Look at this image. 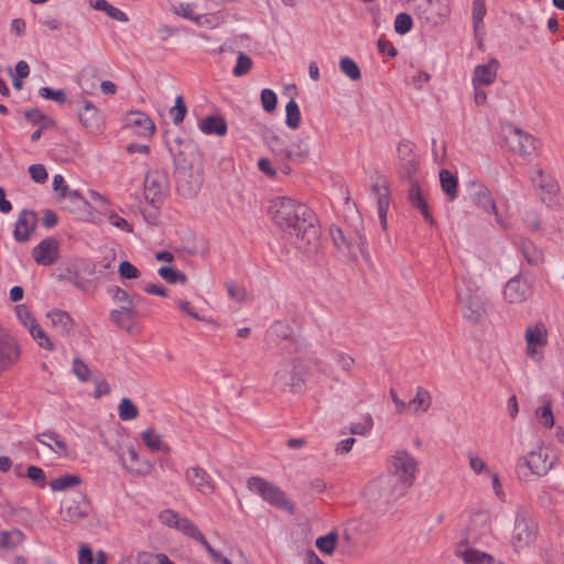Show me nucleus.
Segmentation results:
<instances>
[{"label":"nucleus","mask_w":564,"mask_h":564,"mask_svg":"<svg viewBox=\"0 0 564 564\" xmlns=\"http://www.w3.org/2000/svg\"><path fill=\"white\" fill-rule=\"evenodd\" d=\"M269 215L297 249L311 251L317 247L319 229L314 213L306 205L289 197H278L271 200Z\"/></svg>","instance_id":"f257e3e1"},{"label":"nucleus","mask_w":564,"mask_h":564,"mask_svg":"<svg viewBox=\"0 0 564 564\" xmlns=\"http://www.w3.org/2000/svg\"><path fill=\"white\" fill-rule=\"evenodd\" d=\"M489 516L487 512H477L467 528L465 541L456 549V555L462 557L465 564H492V557L479 552L469 545L480 543L489 534Z\"/></svg>","instance_id":"f03ea898"},{"label":"nucleus","mask_w":564,"mask_h":564,"mask_svg":"<svg viewBox=\"0 0 564 564\" xmlns=\"http://www.w3.org/2000/svg\"><path fill=\"white\" fill-rule=\"evenodd\" d=\"M404 495L405 491L386 475L370 481L364 491L367 503L375 511H386L389 506Z\"/></svg>","instance_id":"7ed1b4c3"},{"label":"nucleus","mask_w":564,"mask_h":564,"mask_svg":"<svg viewBox=\"0 0 564 564\" xmlns=\"http://www.w3.org/2000/svg\"><path fill=\"white\" fill-rule=\"evenodd\" d=\"M555 458L547 449L540 445L525 456L520 457L516 464V475L521 481H530L533 477H544L554 467Z\"/></svg>","instance_id":"20e7f679"},{"label":"nucleus","mask_w":564,"mask_h":564,"mask_svg":"<svg viewBox=\"0 0 564 564\" xmlns=\"http://www.w3.org/2000/svg\"><path fill=\"white\" fill-rule=\"evenodd\" d=\"M416 471V459L405 451H398L388 459L384 475L406 492L415 481Z\"/></svg>","instance_id":"39448f33"},{"label":"nucleus","mask_w":564,"mask_h":564,"mask_svg":"<svg viewBox=\"0 0 564 564\" xmlns=\"http://www.w3.org/2000/svg\"><path fill=\"white\" fill-rule=\"evenodd\" d=\"M457 303L463 317L468 322L479 323L487 315V299L484 292L469 282L457 291Z\"/></svg>","instance_id":"423d86ee"},{"label":"nucleus","mask_w":564,"mask_h":564,"mask_svg":"<svg viewBox=\"0 0 564 564\" xmlns=\"http://www.w3.org/2000/svg\"><path fill=\"white\" fill-rule=\"evenodd\" d=\"M247 488L251 492L260 496L272 507L281 509L290 514L295 512V506L288 498L286 494L267 479L257 476L250 477L247 480Z\"/></svg>","instance_id":"0eeeda50"},{"label":"nucleus","mask_w":564,"mask_h":564,"mask_svg":"<svg viewBox=\"0 0 564 564\" xmlns=\"http://www.w3.org/2000/svg\"><path fill=\"white\" fill-rule=\"evenodd\" d=\"M305 383V376L301 361L294 359L284 362L273 375L272 386L280 391L290 390L299 392Z\"/></svg>","instance_id":"6e6552de"},{"label":"nucleus","mask_w":564,"mask_h":564,"mask_svg":"<svg viewBox=\"0 0 564 564\" xmlns=\"http://www.w3.org/2000/svg\"><path fill=\"white\" fill-rule=\"evenodd\" d=\"M170 186L169 175L163 170H150L144 178V196L153 206H159L165 198Z\"/></svg>","instance_id":"1a4fd4ad"},{"label":"nucleus","mask_w":564,"mask_h":564,"mask_svg":"<svg viewBox=\"0 0 564 564\" xmlns=\"http://www.w3.org/2000/svg\"><path fill=\"white\" fill-rule=\"evenodd\" d=\"M527 344V356L535 361L541 362L544 358V348L547 345V330L543 323H536L528 326L524 333Z\"/></svg>","instance_id":"9d476101"},{"label":"nucleus","mask_w":564,"mask_h":564,"mask_svg":"<svg viewBox=\"0 0 564 564\" xmlns=\"http://www.w3.org/2000/svg\"><path fill=\"white\" fill-rule=\"evenodd\" d=\"M330 236L338 251L350 258H357L358 254L368 257L366 252V238L357 234L356 238L347 237L339 227L330 228Z\"/></svg>","instance_id":"9b49d317"},{"label":"nucleus","mask_w":564,"mask_h":564,"mask_svg":"<svg viewBox=\"0 0 564 564\" xmlns=\"http://www.w3.org/2000/svg\"><path fill=\"white\" fill-rule=\"evenodd\" d=\"M471 202L485 213L495 215L496 221L501 225L502 220L498 213L495 199L489 188L481 182L470 181L467 184Z\"/></svg>","instance_id":"f8f14e48"},{"label":"nucleus","mask_w":564,"mask_h":564,"mask_svg":"<svg viewBox=\"0 0 564 564\" xmlns=\"http://www.w3.org/2000/svg\"><path fill=\"white\" fill-rule=\"evenodd\" d=\"M414 149V144L408 140H402L397 147L400 175L408 181L414 178L419 169V158Z\"/></svg>","instance_id":"ddd939ff"},{"label":"nucleus","mask_w":564,"mask_h":564,"mask_svg":"<svg viewBox=\"0 0 564 564\" xmlns=\"http://www.w3.org/2000/svg\"><path fill=\"white\" fill-rule=\"evenodd\" d=\"M505 142L508 148L521 156L530 155L534 149V138L514 126L505 129Z\"/></svg>","instance_id":"4468645a"},{"label":"nucleus","mask_w":564,"mask_h":564,"mask_svg":"<svg viewBox=\"0 0 564 564\" xmlns=\"http://www.w3.org/2000/svg\"><path fill=\"white\" fill-rule=\"evenodd\" d=\"M531 182L540 192L543 203L549 206L554 204V197L560 191V186L553 176L546 174L542 169H535L531 175Z\"/></svg>","instance_id":"2eb2a0df"},{"label":"nucleus","mask_w":564,"mask_h":564,"mask_svg":"<svg viewBox=\"0 0 564 564\" xmlns=\"http://www.w3.org/2000/svg\"><path fill=\"white\" fill-rule=\"evenodd\" d=\"M536 534L535 523L522 514H518L514 521L511 542L516 549L529 546Z\"/></svg>","instance_id":"dca6fc26"},{"label":"nucleus","mask_w":564,"mask_h":564,"mask_svg":"<svg viewBox=\"0 0 564 564\" xmlns=\"http://www.w3.org/2000/svg\"><path fill=\"white\" fill-rule=\"evenodd\" d=\"M32 257L39 265H53L59 258V242L53 237L43 239L32 249Z\"/></svg>","instance_id":"f3484780"},{"label":"nucleus","mask_w":564,"mask_h":564,"mask_svg":"<svg viewBox=\"0 0 564 564\" xmlns=\"http://www.w3.org/2000/svg\"><path fill=\"white\" fill-rule=\"evenodd\" d=\"M185 479L189 486L204 496H212L216 490V484L212 476L199 466L187 468Z\"/></svg>","instance_id":"a211bd4d"},{"label":"nucleus","mask_w":564,"mask_h":564,"mask_svg":"<svg viewBox=\"0 0 564 564\" xmlns=\"http://www.w3.org/2000/svg\"><path fill=\"white\" fill-rule=\"evenodd\" d=\"M531 295V284L522 276H514L510 279L505 285V300L511 304L522 303L527 301Z\"/></svg>","instance_id":"6ab92c4d"},{"label":"nucleus","mask_w":564,"mask_h":564,"mask_svg":"<svg viewBox=\"0 0 564 564\" xmlns=\"http://www.w3.org/2000/svg\"><path fill=\"white\" fill-rule=\"evenodd\" d=\"M124 121L126 127L132 129L140 137H151L155 132L154 122L142 111L128 112Z\"/></svg>","instance_id":"aec40b11"},{"label":"nucleus","mask_w":564,"mask_h":564,"mask_svg":"<svg viewBox=\"0 0 564 564\" xmlns=\"http://www.w3.org/2000/svg\"><path fill=\"white\" fill-rule=\"evenodd\" d=\"M37 216L34 212L23 209L15 223L13 237L18 242H26L35 230Z\"/></svg>","instance_id":"412c9836"},{"label":"nucleus","mask_w":564,"mask_h":564,"mask_svg":"<svg viewBox=\"0 0 564 564\" xmlns=\"http://www.w3.org/2000/svg\"><path fill=\"white\" fill-rule=\"evenodd\" d=\"M408 199L411 203L412 207L420 210L424 219L430 224L434 225V218L432 214L430 213L425 193L414 178L410 181V188L408 191Z\"/></svg>","instance_id":"4be33fe9"},{"label":"nucleus","mask_w":564,"mask_h":564,"mask_svg":"<svg viewBox=\"0 0 564 564\" xmlns=\"http://www.w3.org/2000/svg\"><path fill=\"white\" fill-rule=\"evenodd\" d=\"M499 62L496 58H491L486 64L477 65L473 73V86H489L491 85L498 74Z\"/></svg>","instance_id":"5701e85b"},{"label":"nucleus","mask_w":564,"mask_h":564,"mask_svg":"<svg viewBox=\"0 0 564 564\" xmlns=\"http://www.w3.org/2000/svg\"><path fill=\"white\" fill-rule=\"evenodd\" d=\"M20 357V347L17 340L4 333L0 335V369L15 362Z\"/></svg>","instance_id":"b1692460"},{"label":"nucleus","mask_w":564,"mask_h":564,"mask_svg":"<svg viewBox=\"0 0 564 564\" xmlns=\"http://www.w3.org/2000/svg\"><path fill=\"white\" fill-rule=\"evenodd\" d=\"M371 194L377 199L378 214L381 221L386 223L387 212L389 208V185L388 181L381 176L377 177L370 186Z\"/></svg>","instance_id":"393cba45"},{"label":"nucleus","mask_w":564,"mask_h":564,"mask_svg":"<svg viewBox=\"0 0 564 564\" xmlns=\"http://www.w3.org/2000/svg\"><path fill=\"white\" fill-rule=\"evenodd\" d=\"M51 326L55 328L62 336L68 337L72 335L75 322L68 312L63 310H52L46 313Z\"/></svg>","instance_id":"a878e982"},{"label":"nucleus","mask_w":564,"mask_h":564,"mask_svg":"<svg viewBox=\"0 0 564 564\" xmlns=\"http://www.w3.org/2000/svg\"><path fill=\"white\" fill-rule=\"evenodd\" d=\"M36 441L44 446H47L55 454L68 457L70 452L67 444L54 431H46L35 436Z\"/></svg>","instance_id":"bb28decb"},{"label":"nucleus","mask_w":564,"mask_h":564,"mask_svg":"<svg viewBox=\"0 0 564 564\" xmlns=\"http://www.w3.org/2000/svg\"><path fill=\"white\" fill-rule=\"evenodd\" d=\"M432 404V395L431 393L422 388H416L415 395L406 403V412L412 413L413 415H419L421 413L426 412Z\"/></svg>","instance_id":"cd10ccee"},{"label":"nucleus","mask_w":564,"mask_h":564,"mask_svg":"<svg viewBox=\"0 0 564 564\" xmlns=\"http://www.w3.org/2000/svg\"><path fill=\"white\" fill-rule=\"evenodd\" d=\"M135 307L120 306L110 312V319L120 328L130 333L132 330V322L138 316Z\"/></svg>","instance_id":"c85d7f7f"},{"label":"nucleus","mask_w":564,"mask_h":564,"mask_svg":"<svg viewBox=\"0 0 564 564\" xmlns=\"http://www.w3.org/2000/svg\"><path fill=\"white\" fill-rule=\"evenodd\" d=\"M440 185L448 202H454L458 197V177L449 170L440 171Z\"/></svg>","instance_id":"c756f323"},{"label":"nucleus","mask_w":564,"mask_h":564,"mask_svg":"<svg viewBox=\"0 0 564 564\" xmlns=\"http://www.w3.org/2000/svg\"><path fill=\"white\" fill-rule=\"evenodd\" d=\"M199 129L205 134L223 137L227 133V122L219 116H207L199 121Z\"/></svg>","instance_id":"7c9ffc66"},{"label":"nucleus","mask_w":564,"mask_h":564,"mask_svg":"<svg viewBox=\"0 0 564 564\" xmlns=\"http://www.w3.org/2000/svg\"><path fill=\"white\" fill-rule=\"evenodd\" d=\"M90 511V505L85 497H80V500L73 501L64 510V518L70 522H78L88 517Z\"/></svg>","instance_id":"2f4dec72"},{"label":"nucleus","mask_w":564,"mask_h":564,"mask_svg":"<svg viewBox=\"0 0 564 564\" xmlns=\"http://www.w3.org/2000/svg\"><path fill=\"white\" fill-rule=\"evenodd\" d=\"M80 123L90 132H97L100 128L97 108L85 101L84 109L78 113Z\"/></svg>","instance_id":"473e14b6"},{"label":"nucleus","mask_w":564,"mask_h":564,"mask_svg":"<svg viewBox=\"0 0 564 564\" xmlns=\"http://www.w3.org/2000/svg\"><path fill=\"white\" fill-rule=\"evenodd\" d=\"M176 530L182 532L184 535L199 542L207 552H212V545L205 539L199 529L189 519L183 517Z\"/></svg>","instance_id":"72a5a7b5"},{"label":"nucleus","mask_w":564,"mask_h":564,"mask_svg":"<svg viewBox=\"0 0 564 564\" xmlns=\"http://www.w3.org/2000/svg\"><path fill=\"white\" fill-rule=\"evenodd\" d=\"M521 253L524 260L530 265H540L544 261L543 250L538 248L535 243L529 239H525L521 242L520 247Z\"/></svg>","instance_id":"f704fd0d"},{"label":"nucleus","mask_w":564,"mask_h":564,"mask_svg":"<svg viewBox=\"0 0 564 564\" xmlns=\"http://www.w3.org/2000/svg\"><path fill=\"white\" fill-rule=\"evenodd\" d=\"M25 536L21 530L12 529L9 531L0 530V549L13 550L23 543Z\"/></svg>","instance_id":"c9c22d12"},{"label":"nucleus","mask_w":564,"mask_h":564,"mask_svg":"<svg viewBox=\"0 0 564 564\" xmlns=\"http://www.w3.org/2000/svg\"><path fill=\"white\" fill-rule=\"evenodd\" d=\"M129 463L124 467L134 475H147L151 470V464L148 462H140L139 455L133 447L128 449Z\"/></svg>","instance_id":"e433bc0d"},{"label":"nucleus","mask_w":564,"mask_h":564,"mask_svg":"<svg viewBox=\"0 0 564 564\" xmlns=\"http://www.w3.org/2000/svg\"><path fill=\"white\" fill-rule=\"evenodd\" d=\"M308 155V145L301 138L285 148L284 159L304 161Z\"/></svg>","instance_id":"4c0bfd02"},{"label":"nucleus","mask_w":564,"mask_h":564,"mask_svg":"<svg viewBox=\"0 0 564 564\" xmlns=\"http://www.w3.org/2000/svg\"><path fill=\"white\" fill-rule=\"evenodd\" d=\"M31 337L37 343V345L48 351L54 350L55 345L48 337L47 333L43 329V327L36 322L35 324H31V327L28 329Z\"/></svg>","instance_id":"58836bf2"},{"label":"nucleus","mask_w":564,"mask_h":564,"mask_svg":"<svg viewBox=\"0 0 564 564\" xmlns=\"http://www.w3.org/2000/svg\"><path fill=\"white\" fill-rule=\"evenodd\" d=\"M25 119L41 129H48L55 126V120L44 115L39 109H29L24 112Z\"/></svg>","instance_id":"ea45409f"},{"label":"nucleus","mask_w":564,"mask_h":564,"mask_svg":"<svg viewBox=\"0 0 564 564\" xmlns=\"http://www.w3.org/2000/svg\"><path fill=\"white\" fill-rule=\"evenodd\" d=\"M265 142L275 158H279L281 160L284 159L285 148L288 147V144L285 143L281 134L273 131H269L265 134Z\"/></svg>","instance_id":"a19ab883"},{"label":"nucleus","mask_w":564,"mask_h":564,"mask_svg":"<svg viewBox=\"0 0 564 564\" xmlns=\"http://www.w3.org/2000/svg\"><path fill=\"white\" fill-rule=\"evenodd\" d=\"M82 479L77 475L66 474L61 477L53 479L50 482V487L53 491H64L66 489L80 485Z\"/></svg>","instance_id":"79ce46f5"},{"label":"nucleus","mask_w":564,"mask_h":564,"mask_svg":"<svg viewBox=\"0 0 564 564\" xmlns=\"http://www.w3.org/2000/svg\"><path fill=\"white\" fill-rule=\"evenodd\" d=\"M535 417L539 423L546 429H552L554 426L555 422L551 400H546L542 406L535 410Z\"/></svg>","instance_id":"37998d69"},{"label":"nucleus","mask_w":564,"mask_h":564,"mask_svg":"<svg viewBox=\"0 0 564 564\" xmlns=\"http://www.w3.org/2000/svg\"><path fill=\"white\" fill-rule=\"evenodd\" d=\"M285 112H286V118H285L286 126L292 130L297 129L301 123V111H300L299 105L296 104V101L294 99H291L286 104Z\"/></svg>","instance_id":"c03bdc74"},{"label":"nucleus","mask_w":564,"mask_h":564,"mask_svg":"<svg viewBox=\"0 0 564 564\" xmlns=\"http://www.w3.org/2000/svg\"><path fill=\"white\" fill-rule=\"evenodd\" d=\"M159 275L170 284H185L187 276L180 270L172 267H161L158 270Z\"/></svg>","instance_id":"a18cd8bd"},{"label":"nucleus","mask_w":564,"mask_h":564,"mask_svg":"<svg viewBox=\"0 0 564 564\" xmlns=\"http://www.w3.org/2000/svg\"><path fill=\"white\" fill-rule=\"evenodd\" d=\"M329 356L333 361L345 372L351 371L355 366V359L341 350H330Z\"/></svg>","instance_id":"49530a36"},{"label":"nucleus","mask_w":564,"mask_h":564,"mask_svg":"<svg viewBox=\"0 0 564 564\" xmlns=\"http://www.w3.org/2000/svg\"><path fill=\"white\" fill-rule=\"evenodd\" d=\"M118 414L122 421H130L139 415V410L129 398H123L118 405Z\"/></svg>","instance_id":"de8ad7c7"},{"label":"nucleus","mask_w":564,"mask_h":564,"mask_svg":"<svg viewBox=\"0 0 564 564\" xmlns=\"http://www.w3.org/2000/svg\"><path fill=\"white\" fill-rule=\"evenodd\" d=\"M339 68L351 80H359L361 77L359 66L350 57H341L339 61Z\"/></svg>","instance_id":"09e8293b"},{"label":"nucleus","mask_w":564,"mask_h":564,"mask_svg":"<svg viewBox=\"0 0 564 564\" xmlns=\"http://www.w3.org/2000/svg\"><path fill=\"white\" fill-rule=\"evenodd\" d=\"M337 539L338 535L336 532H329L328 534L319 536L316 540V546L321 552L325 554H332L336 547Z\"/></svg>","instance_id":"8fccbe9b"},{"label":"nucleus","mask_w":564,"mask_h":564,"mask_svg":"<svg viewBox=\"0 0 564 564\" xmlns=\"http://www.w3.org/2000/svg\"><path fill=\"white\" fill-rule=\"evenodd\" d=\"M173 12L177 15H181L185 19H188V20L195 22L199 26L203 25V22H200V19H206V14L195 15L193 13V7L189 3H180L175 7H173Z\"/></svg>","instance_id":"3c124183"},{"label":"nucleus","mask_w":564,"mask_h":564,"mask_svg":"<svg viewBox=\"0 0 564 564\" xmlns=\"http://www.w3.org/2000/svg\"><path fill=\"white\" fill-rule=\"evenodd\" d=\"M109 294L113 301L118 303H122V306H132L134 307L137 304L135 297L131 296L126 290L120 286H113L109 290Z\"/></svg>","instance_id":"603ef678"},{"label":"nucleus","mask_w":564,"mask_h":564,"mask_svg":"<svg viewBox=\"0 0 564 564\" xmlns=\"http://www.w3.org/2000/svg\"><path fill=\"white\" fill-rule=\"evenodd\" d=\"M252 65V59L247 54L240 52L237 56V63L232 69V74L236 77H241L251 70Z\"/></svg>","instance_id":"864d4df0"},{"label":"nucleus","mask_w":564,"mask_h":564,"mask_svg":"<svg viewBox=\"0 0 564 564\" xmlns=\"http://www.w3.org/2000/svg\"><path fill=\"white\" fill-rule=\"evenodd\" d=\"M467 457H468V465L475 474L489 475V473H491L490 469L488 468L487 463L478 454H476L474 452H468Z\"/></svg>","instance_id":"5fc2aeb1"},{"label":"nucleus","mask_w":564,"mask_h":564,"mask_svg":"<svg viewBox=\"0 0 564 564\" xmlns=\"http://www.w3.org/2000/svg\"><path fill=\"white\" fill-rule=\"evenodd\" d=\"M486 12H487V9H486V3L484 0H474L473 1L471 18H473L474 29L476 32L480 28L482 20L486 15Z\"/></svg>","instance_id":"6e6d98bb"},{"label":"nucleus","mask_w":564,"mask_h":564,"mask_svg":"<svg viewBox=\"0 0 564 564\" xmlns=\"http://www.w3.org/2000/svg\"><path fill=\"white\" fill-rule=\"evenodd\" d=\"M187 112V108L184 104L183 97L178 95L175 98V105L170 109V115L175 124H180L183 122Z\"/></svg>","instance_id":"4d7b16f0"},{"label":"nucleus","mask_w":564,"mask_h":564,"mask_svg":"<svg viewBox=\"0 0 564 564\" xmlns=\"http://www.w3.org/2000/svg\"><path fill=\"white\" fill-rule=\"evenodd\" d=\"M142 441L153 452L160 451L163 445L161 436L151 429L142 432Z\"/></svg>","instance_id":"13d9d810"},{"label":"nucleus","mask_w":564,"mask_h":564,"mask_svg":"<svg viewBox=\"0 0 564 564\" xmlns=\"http://www.w3.org/2000/svg\"><path fill=\"white\" fill-rule=\"evenodd\" d=\"M413 26V21L410 14L399 13L394 20V30L398 34H406Z\"/></svg>","instance_id":"bf43d9fd"},{"label":"nucleus","mask_w":564,"mask_h":564,"mask_svg":"<svg viewBox=\"0 0 564 564\" xmlns=\"http://www.w3.org/2000/svg\"><path fill=\"white\" fill-rule=\"evenodd\" d=\"M65 199L69 200L70 205L67 206V208L73 213L85 209L89 206V203L80 195L78 191L69 192Z\"/></svg>","instance_id":"052dcab7"},{"label":"nucleus","mask_w":564,"mask_h":564,"mask_svg":"<svg viewBox=\"0 0 564 564\" xmlns=\"http://www.w3.org/2000/svg\"><path fill=\"white\" fill-rule=\"evenodd\" d=\"M182 518L183 517H181L177 512H175L171 509H165L159 513L160 522L162 524H164L169 528H173V529L177 528Z\"/></svg>","instance_id":"680f3d73"},{"label":"nucleus","mask_w":564,"mask_h":564,"mask_svg":"<svg viewBox=\"0 0 564 564\" xmlns=\"http://www.w3.org/2000/svg\"><path fill=\"white\" fill-rule=\"evenodd\" d=\"M276 95L273 90L264 88L261 91V105L265 112H273L276 108Z\"/></svg>","instance_id":"e2e57ef3"},{"label":"nucleus","mask_w":564,"mask_h":564,"mask_svg":"<svg viewBox=\"0 0 564 564\" xmlns=\"http://www.w3.org/2000/svg\"><path fill=\"white\" fill-rule=\"evenodd\" d=\"M15 315L20 323L29 329L31 324H35L37 321L33 317L31 311L24 304H19L15 306Z\"/></svg>","instance_id":"0e129e2a"},{"label":"nucleus","mask_w":564,"mask_h":564,"mask_svg":"<svg viewBox=\"0 0 564 564\" xmlns=\"http://www.w3.org/2000/svg\"><path fill=\"white\" fill-rule=\"evenodd\" d=\"M39 95L45 99L54 100L55 102L63 105L66 102V95L64 90H54L50 87H41Z\"/></svg>","instance_id":"69168bd1"},{"label":"nucleus","mask_w":564,"mask_h":564,"mask_svg":"<svg viewBox=\"0 0 564 564\" xmlns=\"http://www.w3.org/2000/svg\"><path fill=\"white\" fill-rule=\"evenodd\" d=\"M119 275L122 279L131 280L140 276V271L129 261H122L118 268Z\"/></svg>","instance_id":"338daca9"},{"label":"nucleus","mask_w":564,"mask_h":564,"mask_svg":"<svg viewBox=\"0 0 564 564\" xmlns=\"http://www.w3.org/2000/svg\"><path fill=\"white\" fill-rule=\"evenodd\" d=\"M164 553L140 552L137 555L138 564H161Z\"/></svg>","instance_id":"774afa93"}]
</instances>
